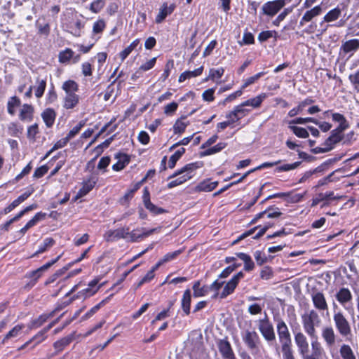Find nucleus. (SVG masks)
Masks as SVG:
<instances>
[{
  "mask_svg": "<svg viewBox=\"0 0 359 359\" xmlns=\"http://www.w3.org/2000/svg\"><path fill=\"white\" fill-rule=\"evenodd\" d=\"M304 332L311 338H316V329L320 323V317L315 310H311L302 316Z\"/></svg>",
  "mask_w": 359,
  "mask_h": 359,
  "instance_id": "f257e3e1",
  "label": "nucleus"
},
{
  "mask_svg": "<svg viewBox=\"0 0 359 359\" xmlns=\"http://www.w3.org/2000/svg\"><path fill=\"white\" fill-rule=\"evenodd\" d=\"M333 320L339 334L347 337L351 332V324L341 311H334Z\"/></svg>",
  "mask_w": 359,
  "mask_h": 359,
  "instance_id": "f03ea898",
  "label": "nucleus"
},
{
  "mask_svg": "<svg viewBox=\"0 0 359 359\" xmlns=\"http://www.w3.org/2000/svg\"><path fill=\"white\" fill-rule=\"evenodd\" d=\"M257 323L258 330L266 341L270 342L276 339L273 325L270 322L266 313H265L264 318L258 320Z\"/></svg>",
  "mask_w": 359,
  "mask_h": 359,
  "instance_id": "7ed1b4c3",
  "label": "nucleus"
},
{
  "mask_svg": "<svg viewBox=\"0 0 359 359\" xmlns=\"http://www.w3.org/2000/svg\"><path fill=\"white\" fill-rule=\"evenodd\" d=\"M294 340L301 358L309 355V343L307 337L301 331H294Z\"/></svg>",
  "mask_w": 359,
  "mask_h": 359,
  "instance_id": "20e7f679",
  "label": "nucleus"
},
{
  "mask_svg": "<svg viewBox=\"0 0 359 359\" xmlns=\"http://www.w3.org/2000/svg\"><path fill=\"white\" fill-rule=\"evenodd\" d=\"M202 165L201 163H191L186 165L180 170L175 172L172 177L180 175L179 177L176 178L178 181H180V184L190 180L193 176V172L197 168H201Z\"/></svg>",
  "mask_w": 359,
  "mask_h": 359,
  "instance_id": "39448f33",
  "label": "nucleus"
},
{
  "mask_svg": "<svg viewBox=\"0 0 359 359\" xmlns=\"http://www.w3.org/2000/svg\"><path fill=\"white\" fill-rule=\"evenodd\" d=\"M276 328L281 347L291 346V335L286 323L281 319L278 320Z\"/></svg>",
  "mask_w": 359,
  "mask_h": 359,
  "instance_id": "423d86ee",
  "label": "nucleus"
},
{
  "mask_svg": "<svg viewBox=\"0 0 359 359\" xmlns=\"http://www.w3.org/2000/svg\"><path fill=\"white\" fill-rule=\"evenodd\" d=\"M243 339L252 354L257 353L259 351L260 339L255 331H245Z\"/></svg>",
  "mask_w": 359,
  "mask_h": 359,
  "instance_id": "0eeeda50",
  "label": "nucleus"
},
{
  "mask_svg": "<svg viewBox=\"0 0 359 359\" xmlns=\"http://www.w3.org/2000/svg\"><path fill=\"white\" fill-rule=\"evenodd\" d=\"M244 276L243 272H239L232 277V278L228 281L221 294H219L220 298L223 299L231 294L235 288L236 287L239 280Z\"/></svg>",
  "mask_w": 359,
  "mask_h": 359,
  "instance_id": "6e6552de",
  "label": "nucleus"
},
{
  "mask_svg": "<svg viewBox=\"0 0 359 359\" xmlns=\"http://www.w3.org/2000/svg\"><path fill=\"white\" fill-rule=\"evenodd\" d=\"M344 130H339V129H334L331 132V135L325 140L324 145L325 146L323 149H319L321 152H327L333 148V146L339 142L342 139L341 133Z\"/></svg>",
  "mask_w": 359,
  "mask_h": 359,
  "instance_id": "1a4fd4ad",
  "label": "nucleus"
},
{
  "mask_svg": "<svg viewBox=\"0 0 359 359\" xmlns=\"http://www.w3.org/2000/svg\"><path fill=\"white\" fill-rule=\"evenodd\" d=\"M285 6L284 0H275L268 1L262 6V11L264 14L270 16L276 15Z\"/></svg>",
  "mask_w": 359,
  "mask_h": 359,
  "instance_id": "9d476101",
  "label": "nucleus"
},
{
  "mask_svg": "<svg viewBox=\"0 0 359 359\" xmlns=\"http://www.w3.org/2000/svg\"><path fill=\"white\" fill-rule=\"evenodd\" d=\"M321 335L326 346L331 351L336 343L337 335L334 329L330 326L325 327L322 329Z\"/></svg>",
  "mask_w": 359,
  "mask_h": 359,
  "instance_id": "9b49d317",
  "label": "nucleus"
},
{
  "mask_svg": "<svg viewBox=\"0 0 359 359\" xmlns=\"http://www.w3.org/2000/svg\"><path fill=\"white\" fill-rule=\"evenodd\" d=\"M128 228H121L116 230H109L107 231L104 237L107 242H112L116 240L128 238Z\"/></svg>",
  "mask_w": 359,
  "mask_h": 359,
  "instance_id": "f8f14e48",
  "label": "nucleus"
},
{
  "mask_svg": "<svg viewBox=\"0 0 359 359\" xmlns=\"http://www.w3.org/2000/svg\"><path fill=\"white\" fill-rule=\"evenodd\" d=\"M156 229L146 230L144 229H137L132 231H128V238L126 240L130 242H136L140 238L147 237L152 234Z\"/></svg>",
  "mask_w": 359,
  "mask_h": 359,
  "instance_id": "ddd939ff",
  "label": "nucleus"
},
{
  "mask_svg": "<svg viewBox=\"0 0 359 359\" xmlns=\"http://www.w3.org/2000/svg\"><path fill=\"white\" fill-rule=\"evenodd\" d=\"M312 302L314 307L320 311L328 309V304L325 295L320 292H317L312 294Z\"/></svg>",
  "mask_w": 359,
  "mask_h": 359,
  "instance_id": "4468645a",
  "label": "nucleus"
},
{
  "mask_svg": "<svg viewBox=\"0 0 359 359\" xmlns=\"http://www.w3.org/2000/svg\"><path fill=\"white\" fill-rule=\"evenodd\" d=\"M335 297L338 302L345 308L346 304L351 302L353 299L350 290L346 287L340 288L336 293Z\"/></svg>",
  "mask_w": 359,
  "mask_h": 359,
  "instance_id": "2eb2a0df",
  "label": "nucleus"
},
{
  "mask_svg": "<svg viewBox=\"0 0 359 359\" xmlns=\"http://www.w3.org/2000/svg\"><path fill=\"white\" fill-rule=\"evenodd\" d=\"M218 348L224 358L235 359V355L228 341L224 339L220 340L218 343Z\"/></svg>",
  "mask_w": 359,
  "mask_h": 359,
  "instance_id": "dca6fc26",
  "label": "nucleus"
},
{
  "mask_svg": "<svg viewBox=\"0 0 359 359\" xmlns=\"http://www.w3.org/2000/svg\"><path fill=\"white\" fill-rule=\"evenodd\" d=\"M311 348L313 353L302 359H321L323 355H325L324 348L317 339L311 341Z\"/></svg>",
  "mask_w": 359,
  "mask_h": 359,
  "instance_id": "f3484780",
  "label": "nucleus"
},
{
  "mask_svg": "<svg viewBox=\"0 0 359 359\" xmlns=\"http://www.w3.org/2000/svg\"><path fill=\"white\" fill-rule=\"evenodd\" d=\"M176 5L171 4L169 6L167 3H163L159 9V13L156 18V22L161 23L164 20L167 15L171 14L175 9Z\"/></svg>",
  "mask_w": 359,
  "mask_h": 359,
  "instance_id": "a211bd4d",
  "label": "nucleus"
},
{
  "mask_svg": "<svg viewBox=\"0 0 359 359\" xmlns=\"http://www.w3.org/2000/svg\"><path fill=\"white\" fill-rule=\"evenodd\" d=\"M34 189L33 187H30L27 191L20 195L17 199L14 200L8 207L4 209V212L6 214L10 212L15 208H16L18 205L25 201L28 197L31 196V194L34 192Z\"/></svg>",
  "mask_w": 359,
  "mask_h": 359,
  "instance_id": "6ab92c4d",
  "label": "nucleus"
},
{
  "mask_svg": "<svg viewBox=\"0 0 359 359\" xmlns=\"http://www.w3.org/2000/svg\"><path fill=\"white\" fill-rule=\"evenodd\" d=\"M322 13V8L320 6H316L312 9L307 11L302 18L300 20V25L303 26L306 22H309L312 20L315 17L320 15Z\"/></svg>",
  "mask_w": 359,
  "mask_h": 359,
  "instance_id": "aec40b11",
  "label": "nucleus"
},
{
  "mask_svg": "<svg viewBox=\"0 0 359 359\" xmlns=\"http://www.w3.org/2000/svg\"><path fill=\"white\" fill-rule=\"evenodd\" d=\"M143 201L145 208L154 214H161L165 212L163 209L156 207L150 201L149 193L147 189H144Z\"/></svg>",
  "mask_w": 359,
  "mask_h": 359,
  "instance_id": "412c9836",
  "label": "nucleus"
},
{
  "mask_svg": "<svg viewBox=\"0 0 359 359\" xmlns=\"http://www.w3.org/2000/svg\"><path fill=\"white\" fill-rule=\"evenodd\" d=\"M34 108L32 105L25 104L22 105L19 118L22 121L30 122L33 118Z\"/></svg>",
  "mask_w": 359,
  "mask_h": 359,
  "instance_id": "4be33fe9",
  "label": "nucleus"
},
{
  "mask_svg": "<svg viewBox=\"0 0 359 359\" xmlns=\"http://www.w3.org/2000/svg\"><path fill=\"white\" fill-rule=\"evenodd\" d=\"M343 196H334V192H327V193H320L318 195V196L313 199L312 201V206L317 205L319 203L322 201H326L329 200H339Z\"/></svg>",
  "mask_w": 359,
  "mask_h": 359,
  "instance_id": "5701e85b",
  "label": "nucleus"
},
{
  "mask_svg": "<svg viewBox=\"0 0 359 359\" xmlns=\"http://www.w3.org/2000/svg\"><path fill=\"white\" fill-rule=\"evenodd\" d=\"M203 71V66H201L200 67H198L193 71H185L180 75L178 81L180 83H182L187 79L197 77L202 74Z\"/></svg>",
  "mask_w": 359,
  "mask_h": 359,
  "instance_id": "b1692460",
  "label": "nucleus"
},
{
  "mask_svg": "<svg viewBox=\"0 0 359 359\" xmlns=\"http://www.w3.org/2000/svg\"><path fill=\"white\" fill-rule=\"evenodd\" d=\"M79 58L80 55H76L74 56V53L70 48H67L59 55V61L62 63L69 62L71 59L73 60L74 62H76L79 61Z\"/></svg>",
  "mask_w": 359,
  "mask_h": 359,
  "instance_id": "393cba45",
  "label": "nucleus"
},
{
  "mask_svg": "<svg viewBox=\"0 0 359 359\" xmlns=\"http://www.w3.org/2000/svg\"><path fill=\"white\" fill-rule=\"evenodd\" d=\"M41 116L46 126L50 128L53 125L55 122L56 113L53 109L48 108L43 111Z\"/></svg>",
  "mask_w": 359,
  "mask_h": 359,
  "instance_id": "a878e982",
  "label": "nucleus"
},
{
  "mask_svg": "<svg viewBox=\"0 0 359 359\" xmlns=\"http://www.w3.org/2000/svg\"><path fill=\"white\" fill-rule=\"evenodd\" d=\"M79 102L78 95H65L63 100V107L66 109L74 108Z\"/></svg>",
  "mask_w": 359,
  "mask_h": 359,
  "instance_id": "bb28decb",
  "label": "nucleus"
},
{
  "mask_svg": "<svg viewBox=\"0 0 359 359\" xmlns=\"http://www.w3.org/2000/svg\"><path fill=\"white\" fill-rule=\"evenodd\" d=\"M116 158L118 159L117 162L112 166L113 170L116 171L123 169L130 161V158L126 154H118L116 156Z\"/></svg>",
  "mask_w": 359,
  "mask_h": 359,
  "instance_id": "cd10ccee",
  "label": "nucleus"
},
{
  "mask_svg": "<svg viewBox=\"0 0 359 359\" xmlns=\"http://www.w3.org/2000/svg\"><path fill=\"white\" fill-rule=\"evenodd\" d=\"M191 299V291L187 289L184 291L182 299V308L186 315L190 313Z\"/></svg>",
  "mask_w": 359,
  "mask_h": 359,
  "instance_id": "c85d7f7f",
  "label": "nucleus"
},
{
  "mask_svg": "<svg viewBox=\"0 0 359 359\" xmlns=\"http://www.w3.org/2000/svg\"><path fill=\"white\" fill-rule=\"evenodd\" d=\"M46 213L41 212L36 213L32 219H30L24 227L20 229V233H25V232L31 227L34 226L38 222L44 219Z\"/></svg>",
  "mask_w": 359,
  "mask_h": 359,
  "instance_id": "c756f323",
  "label": "nucleus"
},
{
  "mask_svg": "<svg viewBox=\"0 0 359 359\" xmlns=\"http://www.w3.org/2000/svg\"><path fill=\"white\" fill-rule=\"evenodd\" d=\"M73 340L72 335L67 336L55 341L53 344V347L55 349L56 353L62 351L67 346H68Z\"/></svg>",
  "mask_w": 359,
  "mask_h": 359,
  "instance_id": "7c9ffc66",
  "label": "nucleus"
},
{
  "mask_svg": "<svg viewBox=\"0 0 359 359\" xmlns=\"http://www.w3.org/2000/svg\"><path fill=\"white\" fill-rule=\"evenodd\" d=\"M62 88L65 92V95H76V92L79 90L78 84L72 80L65 81Z\"/></svg>",
  "mask_w": 359,
  "mask_h": 359,
  "instance_id": "2f4dec72",
  "label": "nucleus"
},
{
  "mask_svg": "<svg viewBox=\"0 0 359 359\" xmlns=\"http://www.w3.org/2000/svg\"><path fill=\"white\" fill-rule=\"evenodd\" d=\"M25 326L23 325H17L13 327L4 337L2 343L4 344L7 340L18 337L21 333Z\"/></svg>",
  "mask_w": 359,
  "mask_h": 359,
  "instance_id": "473e14b6",
  "label": "nucleus"
},
{
  "mask_svg": "<svg viewBox=\"0 0 359 359\" xmlns=\"http://www.w3.org/2000/svg\"><path fill=\"white\" fill-rule=\"evenodd\" d=\"M266 97V95L265 93H262L259 95H257L255 97L249 99L245 102H243L244 105L250 106L253 108H257L260 106L263 100Z\"/></svg>",
  "mask_w": 359,
  "mask_h": 359,
  "instance_id": "72a5a7b5",
  "label": "nucleus"
},
{
  "mask_svg": "<svg viewBox=\"0 0 359 359\" xmlns=\"http://www.w3.org/2000/svg\"><path fill=\"white\" fill-rule=\"evenodd\" d=\"M217 184L218 182L217 181L210 182L209 180H208L201 182L196 187V189L199 191H211L215 189Z\"/></svg>",
  "mask_w": 359,
  "mask_h": 359,
  "instance_id": "f704fd0d",
  "label": "nucleus"
},
{
  "mask_svg": "<svg viewBox=\"0 0 359 359\" xmlns=\"http://www.w3.org/2000/svg\"><path fill=\"white\" fill-rule=\"evenodd\" d=\"M339 353L343 359H356L352 348L348 344H342Z\"/></svg>",
  "mask_w": 359,
  "mask_h": 359,
  "instance_id": "c9c22d12",
  "label": "nucleus"
},
{
  "mask_svg": "<svg viewBox=\"0 0 359 359\" xmlns=\"http://www.w3.org/2000/svg\"><path fill=\"white\" fill-rule=\"evenodd\" d=\"M332 119L339 123V126L336 128L339 130H345L348 128V123L344 115L339 113L332 114Z\"/></svg>",
  "mask_w": 359,
  "mask_h": 359,
  "instance_id": "e433bc0d",
  "label": "nucleus"
},
{
  "mask_svg": "<svg viewBox=\"0 0 359 359\" xmlns=\"http://www.w3.org/2000/svg\"><path fill=\"white\" fill-rule=\"evenodd\" d=\"M226 143L219 142L217 144H216L215 146H214L211 148H209V149H206L205 151L201 152L200 156L201 157H203V156H210V155L218 153V152L221 151L223 149H224L226 147Z\"/></svg>",
  "mask_w": 359,
  "mask_h": 359,
  "instance_id": "4c0bfd02",
  "label": "nucleus"
},
{
  "mask_svg": "<svg viewBox=\"0 0 359 359\" xmlns=\"http://www.w3.org/2000/svg\"><path fill=\"white\" fill-rule=\"evenodd\" d=\"M185 117H182L180 119L176 121L173 126L174 133L175 134H182L185 131L187 126L189 124V121H184Z\"/></svg>",
  "mask_w": 359,
  "mask_h": 359,
  "instance_id": "58836bf2",
  "label": "nucleus"
},
{
  "mask_svg": "<svg viewBox=\"0 0 359 359\" xmlns=\"http://www.w3.org/2000/svg\"><path fill=\"white\" fill-rule=\"evenodd\" d=\"M95 182L94 181L88 180L85 182L83 184L82 188L79 190L75 200L87 194L95 186Z\"/></svg>",
  "mask_w": 359,
  "mask_h": 359,
  "instance_id": "ea45409f",
  "label": "nucleus"
},
{
  "mask_svg": "<svg viewBox=\"0 0 359 359\" xmlns=\"http://www.w3.org/2000/svg\"><path fill=\"white\" fill-rule=\"evenodd\" d=\"M185 149L182 147L177 151H176L174 154H172L169 159L168 166L170 168H173L175 166L177 161L181 158V156L184 154Z\"/></svg>",
  "mask_w": 359,
  "mask_h": 359,
  "instance_id": "a19ab883",
  "label": "nucleus"
},
{
  "mask_svg": "<svg viewBox=\"0 0 359 359\" xmlns=\"http://www.w3.org/2000/svg\"><path fill=\"white\" fill-rule=\"evenodd\" d=\"M55 244V241L52 238H46L44 239L43 243L39 247V249L35 252L34 255L41 254L46 252L48 249L51 248Z\"/></svg>",
  "mask_w": 359,
  "mask_h": 359,
  "instance_id": "79ce46f5",
  "label": "nucleus"
},
{
  "mask_svg": "<svg viewBox=\"0 0 359 359\" xmlns=\"http://www.w3.org/2000/svg\"><path fill=\"white\" fill-rule=\"evenodd\" d=\"M246 106L244 105V103L242 102L241 104L236 106L233 111H234L235 114L236 115V117L238 119H241L243 117L245 116L250 110L248 109L245 108Z\"/></svg>",
  "mask_w": 359,
  "mask_h": 359,
  "instance_id": "37998d69",
  "label": "nucleus"
},
{
  "mask_svg": "<svg viewBox=\"0 0 359 359\" xmlns=\"http://www.w3.org/2000/svg\"><path fill=\"white\" fill-rule=\"evenodd\" d=\"M194 296L196 297H200L205 296L208 292V287H201V283L197 281L193 286Z\"/></svg>",
  "mask_w": 359,
  "mask_h": 359,
  "instance_id": "c03bdc74",
  "label": "nucleus"
},
{
  "mask_svg": "<svg viewBox=\"0 0 359 359\" xmlns=\"http://www.w3.org/2000/svg\"><path fill=\"white\" fill-rule=\"evenodd\" d=\"M224 69L222 67L217 69L212 68L209 71L208 76L205 80V81H208V80L215 81L216 79L221 78L222 76V75L224 74Z\"/></svg>",
  "mask_w": 359,
  "mask_h": 359,
  "instance_id": "a18cd8bd",
  "label": "nucleus"
},
{
  "mask_svg": "<svg viewBox=\"0 0 359 359\" xmlns=\"http://www.w3.org/2000/svg\"><path fill=\"white\" fill-rule=\"evenodd\" d=\"M341 15V10L339 8H335L329 11L324 17L325 22H332L336 20Z\"/></svg>",
  "mask_w": 359,
  "mask_h": 359,
  "instance_id": "49530a36",
  "label": "nucleus"
},
{
  "mask_svg": "<svg viewBox=\"0 0 359 359\" xmlns=\"http://www.w3.org/2000/svg\"><path fill=\"white\" fill-rule=\"evenodd\" d=\"M22 127L17 123H11L8 126V132L10 135L17 137L22 132Z\"/></svg>",
  "mask_w": 359,
  "mask_h": 359,
  "instance_id": "de8ad7c7",
  "label": "nucleus"
},
{
  "mask_svg": "<svg viewBox=\"0 0 359 359\" xmlns=\"http://www.w3.org/2000/svg\"><path fill=\"white\" fill-rule=\"evenodd\" d=\"M105 6V0H95L90 5V11L93 13H98Z\"/></svg>",
  "mask_w": 359,
  "mask_h": 359,
  "instance_id": "09e8293b",
  "label": "nucleus"
},
{
  "mask_svg": "<svg viewBox=\"0 0 359 359\" xmlns=\"http://www.w3.org/2000/svg\"><path fill=\"white\" fill-rule=\"evenodd\" d=\"M20 100L19 98L15 96L11 97L8 102V112L11 115H13L15 112V108L20 106Z\"/></svg>",
  "mask_w": 359,
  "mask_h": 359,
  "instance_id": "8fccbe9b",
  "label": "nucleus"
},
{
  "mask_svg": "<svg viewBox=\"0 0 359 359\" xmlns=\"http://www.w3.org/2000/svg\"><path fill=\"white\" fill-rule=\"evenodd\" d=\"M276 32L273 31H264L259 34L258 41L259 43L266 42L269 39H276Z\"/></svg>",
  "mask_w": 359,
  "mask_h": 359,
  "instance_id": "3c124183",
  "label": "nucleus"
},
{
  "mask_svg": "<svg viewBox=\"0 0 359 359\" xmlns=\"http://www.w3.org/2000/svg\"><path fill=\"white\" fill-rule=\"evenodd\" d=\"M289 128L294 133L295 135H297L298 137L300 138H306L309 137V134L308 131L301 127H297L294 126H290Z\"/></svg>",
  "mask_w": 359,
  "mask_h": 359,
  "instance_id": "603ef678",
  "label": "nucleus"
},
{
  "mask_svg": "<svg viewBox=\"0 0 359 359\" xmlns=\"http://www.w3.org/2000/svg\"><path fill=\"white\" fill-rule=\"evenodd\" d=\"M281 352L283 359H296L292 345L281 347Z\"/></svg>",
  "mask_w": 359,
  "mask_h": 359,
  "instance_id": "864d4df0",
  "label": "nucleus"
},
{
  "mask_svg": "<svg viewBox=\"0 0 359 359\" xmlns=\"http://www.w3.org/2000/svg\"><path fill=\"white\" fill-rule=\"evenodd\" d=\"M69 140L67 139V137H64L60 140H58L54 145L53 147L51 148V149L50 151H48V153L46 154L45 158H47L48 156H50V154L51 153H53L54 151L58 149H60V148H62L64 147L67 143H68Z\"/></svg>",
  "mask_w": 359,
  "mask_h": 359,
  "instance_id": "5fc2aeb1",
  "label": "nucleus"
},
{
  "mask_svg": "<svg viewBox=\"0 0 359 359\" xmlns=\"http://www.w3.org/2000/svg\"><path fill=\"white\" fill-rule=\"evenodd\" d=\"M46 86V82L45 80H37V86L35 90V96L38 98L41 97L45 90Z\"/></svg>",
  "mask_w": 359,
  "mask_h": 359,
  "instance_id": "6e6d98bb",
  "label": "nucleus"
},
{
  "mask_svg": "<svg viewBox=\"0 0 359 359\" xmlns=\"http://www.w3.org/2000/svg\"><path fill=\"white\" fill-rule=\"evenodd\" d=\"M264 74V72H259L258 74L245 79L243 84L241 86L242 89L243 90L248 86L253 84L255 81H257Z\"/></svg>",
  "mask_w": 359,
  "mask_h": 359,
  "instance_id": "4d7b16f0",
  "label": "nucleus"
},
{
  "mask_svg": "<svg viewBox=\"0 0 359 359\" xmlns=\"http://www.w3.org/2000/svg\"><path fill=\"white\" fill-rule=\"evenodd\" d=\"M106 23L104 20L100 19L96 21L93 26V32L94 34H99L102 32L105 28Z\"/></svg>",
  "mask_w": 359,
  "mask_h": 359,
  "instance_id": "13d9d810",
  "label": "nucleus"
},
{
  "mask_svg": "<svg viewBox=\"0 0 359 359\" xmlns=\"http://www.w3.org/2000/svg\"><path fill=\"white\" fill-rule=\"evenodd\" d=\"M84 123L82 121L79 122L76 126H74L66 136L67 139L69 141L71 139L75 137L79 133L80 130L83 127Z\"/></svg>",
  "mask_w": 359,
  "mask_h": 359,
  "instance_id": "bf43d9fd",
  "label": "nucleus"
},
{
  "mask_svg": "<svg viewBox=\"0 0 359 359\" xmlns=\"http://www.w3.org/2000/svg\"><path fill=\"white\" fill-rule=\"evenodd\" d=\"M36 26L39 29V32L41 34H48L50 32V26L48 23L46 22H41V19H39L36 21Z\"/></svg>",
  "mask_w": 359,
  "mask_h": 359,
  "instance_id": "052dcab7",
  "label": "nucleus"
},
{
  "mask_svg": "<svg viewBox=\"0 0 359 359\" xmlns=\"http://www.w3.org/2000/svg\"><path fill=\"white\" fill-rule=\"evenodd\" d=\"M182 252V250H178L174 252H168L163 256L161 259L163 263L168 262L175 259Z\"/></svg>",
  "mask_w": 359,
  "mask_h": 359,
  "instance_id": "680f3d73",
  "label": "nucleus"
},
{
  "mask_svg": "<svg viewBox=\"0 0 359 359\" xmlns=\"http://www.w3.org/2000/svg\"><path fill=\"white\" fill-rule=\"evenodd\" d=\"M105 300H102L101 302H100L98 304L93 306L90 311H88L83 316V319L86 320L91 316H93L101 307L102 305L104 304Z\"/></svg>",
  "mask_w": 359,
  "mask_h": 359,
  "instance_id": "e2e57ef3",
  "label": "nucleus"
},
{
  "mask_svg": "<svg viewBox=\"0 0 359 359\" xmlns=\"http://www.w3.org/2000/svg\"><path fill=\"white\" fill-rule=\"evenodd\" d=\"M104 100L105 101H110L113 102L115 100V96H114V88L111 86H109L106 89L104 94Z\"/></svg>",
  "mask_w": 359,
  "mask_h": 359,
  "instance_id": "0e129e2a",
  "label": "nucleus"
},
{
  "mask_svg": "<svg viewBox=\"0 0 359 359\" xmlns=\"http://www.w3.org/2000/svg\"><path fill=\"white\" fill-rule=\"evenodd\" d=\"M348 79L351 83L354 86L355 89L359 91V70L354 74H350Z\"/></svg>",
  "mask_w": 359,
  "mask_h": 359,
  "instance_id": "69168bd1",
  "label": "nucleus"
},
{
  "mask_svg": "<svg viewBox=\"0 0 359 359\" xmlns=\"http://www.w3.org/2000/svg\"><path fill=\"white\" fill-rule=\"evenodd\" d=\"M214 93H215L214 88H209L206 90H205L202 94V97H203V100L207 101V102L213 101L215 99Z\"/></svg>",
  "mask_w": 359,
  "mask_h": 359,
  "instance_id": "338daca9",
  "label": "nucleus"
},
{
  "mask_svg": "<svg viewBox=\"0 0 359 359\" xmlns=\"http://www.w3.org/2000/svg\"><path fill=\"white\" fill-rule=\"evenodd\" d=\"M266 211V215L268 218H277L282 215V212L278 208H269Z\"/></svg>",
  "mask_w": 359,
  "mask_h": 359,
  "instance_id": "774afa93",
  "label": "nucleus"
}]
</instances>
